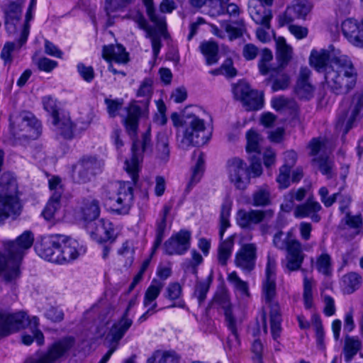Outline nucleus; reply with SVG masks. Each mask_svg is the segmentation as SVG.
I'll return each mask as SVG.
<instances>
[{
  "instance_id": "1",
  "label": "nucleus",
  "mask_w": 363,
  "mask_h": 363,
  "mask_svg": "<svg viewBox=\"0 0 363 363\" xmlns=\"http://www.w3.org/2000/svg\"><path fill=\"white\" fill-rule=\"evenodd\" d=\"M152 150L151 128L149 127L141 135V140H133L131 158L125 162V169L130 176L133 182L111 183L104 189V196L107 199L111 211L118 215L128 213L133 203V185L138 179L140 162L143 160V154L152 152Z\"/></svg>"
},
{
  "instance_id": "2",
  "label": "nucleus",
  "mask_w": 363,
  "mask_h": 363,
  "mask_svg": "<svg viewBox=\"0 0 363 363\" xmlns=\"http://www.w3.org/2000/svg\"><path fill=\"white\" fill-rule=\"evenodd\" d=\"M34 235L26 230L14 240L5 244L7 257L0 252V275L4 273V280L11 282L20 277V266L24 256L32 247Z\"/></svg>"
},
{
  "instance_id": "3",
  "label": "nucleus",
  "mask_w": 363,
  "mask_h": 363,
  "mask_svg": "<svg viewBox=\"0 0 363 363\" xmlns=\"http://www.w3.org/2000/svg\"><path fill=\"white\" fill-rule=\"evenodd\" d=\"M325 79L331 92L346 95L354 89L357 73L347 57H335L325 69Z\"/></svg>"
},
{
  "instance_id": "4",
  "label": "nucleus",
  "mask_w": 363,
  "mask_h": 363,
  "mask_svg": "<svg viewBox=\"0 0 363 363\" xmlns=\"http://www.w3.org/2000/svg\"><path fill=\"white\" fill-rule=\"evenodd\" d=\"M22 211L16 179L10 172L0 177V219H16Z\"/></svg>"
},
{
  "instance_id": "5",
  "label": "nucleus",
  "mask_w": 363,
  "mask_h": 363,
  "mask_svg": "<svg viewBox=\"0 0 363 363\" xmlns=\"http://www.w3.org/2000/svg\"><path fill=\"white\" fill-rule=\"evenodd\" d=\"M282 231L277 232L273 238V244L279 250H286V269L289 272L298 271L303 262L305 255L303 250L309 251L315 244H307L302 246L299 240L288 233L284 238Z\"/></svg>"
},
{
  "instance_id": "6",
  "label": "nucleus",
  "mask_w": 363,
  "mask_h": 363,
  "mask_svg": "<svg viewBox=\"0 0 363 363\" xmlns=\"http://www.w3.org/2000/svg\"><path fill=\"white\" fill-rule=\"evenodd\" d=\"M138 96L145 97L144 106L143 110L135 101L129 104L126 108L127 115L123 118V123L125 126L127 133L130 137L132 141L141 140L137 138L139 118L145 113L152 96V86L150 80L145 79L140 86L137 93Z\"/></svg>"
},
{
  "instance_id": "7",
  "label": "nucleus",
  "mask_w": 363,
  "mask_h": 363,
  "mask_svg": "<svg viewBox=\"0 0 363 363\" xmlns=\"http://www.w3.org/2000/svg\"><path fill=\"white\" fill-rule=\"evenodd\" d=\"M171 120L175 127L185 125L184 138L182 140L183 146L200 145L206 141L203 135L205 123L203 119L195 115H186L182 118L177 113H172Z\"/></svg>"
},
{
  "instance_id": "8",
  "label": "nucleus",
  "mask_w": 363,
  "mask_h": 363,
  "mask_svg": "<svg viewBox=\"0 0 363 363\" xmlns=\"http://www.w3.org/2000/svg\"><path fill=\"white\" fill-rule=\"evenodd\" d=\"M72 337H65L50 345L45 352L28 357L24 363H59L74 346Z\"/></svg>"
},
{
  "instance_id": "9",
  "label": "nucleus",
  "mask_w": 363,
  "mask_h": 363,
  "mask_svg": "<svg viewBox=\"0 0 363 363\" xmlns=\"http://www.w3.org/2000/svg\"><path fill=\"white\" fill-rule=\"evenodd\" d=\"M363 112V89L357 91L352 98L349 108L342 103L339 109L337 128H343L345 135L352 128L354 122Z\"/></svg>"
},
{
  "instance_id": "10",
  "label": "nucleus",
  "mask_w": 363,
  "mask_h": 363,
  "mask_svg": "<svg viewBox=\"0 0 363 363\" xmlns=\"http://www.w3.org/2000/svg\"><path fill=\"white\" fill-rule=\"evenodd\" d=\"M213 306L220 307L224 311L225 324L231 335L228 337V344L230 347L239 345L240 340L237 330V322L232 314L231 303L228 293L220 291L217 293L213 301Z\"/></svg>"
},
{
  "instance_id": "11",
  "label": "nucleus",
  "mask_w": 363,
  "mask_h": 363,
  "mask_svg": "<svg viewBox=\"0 0 363 363\" xmlns=\"http://www.w3.org/2000/svg\"><path fill=\"white\" fill-rule=\"evenodd\" d=\"M226 169L231 184L239 190H245L250 183V172L247 164L241 159L234 157L228 160Z\"/></svg>"
},
{
  "instance_id": "12",
  "label": "nucleus",
  "mask_w": 363,
  "mask_h": 363,
  "mask_svg": "<svg viewBox=\"0 0 363 363\" xmlns=\"http://www.w3.org/2000/svg\"><path fill=\"white\" fill-rule=\"evenodd\" d=\"M274 215L272 209H240L237 212V224L242 229L252 230L254 226L264 221H269Z\"/></svg>"
},
{
  "instance_id": "13",
  "label": "nucleus",
  "mask_w": 363,
  "mask_h": 363,
  "mask_svg": "<svg viewBox=\"0 0 363 363\" xmlns=\"http://www.w3.org/2000/svg\"><path fill=\"white\" fill-rule=\"evenodd\" d=\"M28 321L27 314L23 311L10 313L0 310V336H7L23 328Z\"/></svg>"
},
{
  "instance_id": "14",
  "label": "nucleus",
  "mask_w": 363,
  "mask_h": 363,
  "mask_svg": "<svg viewBox=\"0 0 363 363\" xmlns=\"http://www.w3.org/2000/svg\"><path fill=\"white\" fill-rule=\"evenodd\" d=\"M99 171L100 164L96 158L85 156L73 166L72 178L77 183H86Z\"/></svg>"
},
{
  "instance_id": "15",
  "label": "nucleus",
  "mask_w": 363,
  "mask_h": 363,
  "mask_svg": "<svg viewBox=\"0 0 363 363\" xmlns=\"http://www.w3.org/2000/svg\"><path fill=\"white\" fill-rule=\"evenodd\" d=\"M86 230L91 238L98 243L108 241L113 243L116 239L113 225L107 219L101 218L97 221L89 223Z\"/></svg>"
},
{
  "instance_id": "16",
  "label": "nucleus",
  "mask_w": 363,
  "mask_h": 363,
  "mask_svg": "<svg viewBox=\"0 0 363 363\" xmlns=\"http://www.w3.org/2000/svg\"><path fill=\"white\" fill-rule=\"evenodd\" d=\"M62 240V237L58 234L44 237L35 245V250L43 259L59 264V249Z\"/></svg>"
},
{
  "instance_id": "17",
  "label": "nucleus",
  "mask_w": 363,
  "mask_h": 363,
  "mask_svg": "<svg viewBox=\"0 0 363 363\" xmlns=\"http://www.w3.org/2000/svg\"><path fill=\"white\" fill-rule=\"evenodd\" d=\"M191 240V233L189 230H180L164 242V253L168 255H184L190 248Z\"/></svg>"
},
{
  "instance_id": "18",
  "label": "nucleus",
  "mask_w": 363,
  "mask_h": 363,
  "mask_svg": "<svg viewBox=\"0 0 363 363\" xmlns=\"http://www.w3.org/2000/svg\"><path fill=\"white\" fill-rule=\"evenodd\" d=\"M9 121L11 130L14 135L30 129L38 133L41 127L40 121L29 111L13 113L9 117Z\"/></svg>"
},
{
  "instance_id": "19",
  "label": "nucleus",
  "mask_w": 363,
  "mask_h": 363,
  "mask_svg": "<svg viewBox=\"0 0 363 363\" xmlns=\"http://www.w3.org/2000/svg\"><path fill=\"white\" fill-rule=\"evenodd\" d=\"M63 238L59 249V264L69 263L84 255L86 247L77 240L61 235Z\"/></svg>"
},
{
  "instance_id": "20",
  "label": "nucleus",
  "mask_w": 363,
  "mask_h": 363,
  "mask_svg": "<svg viewBox=\"0 0 363 363\" xmlns=\"http://www.w3.org/2000/svg\"><path fill=\"white\" fill-rule=\"evenodd\" d=\"M257 247L255 243L243 245L236 252L235 264L245 273H250L255 268Z\"/></svg>"
},
{
  "instance_id": "21",
  "label": "nucleus",
  "mask_w": 363,
  "mask_h": 363,
  "mask_svg": "<svg viewBox=\"0 0 363 363\" xmlns=\"http://www.w3.org/2000/svg\"><path fill=\"white\" fill-rule=\"evenodd\" d=\"M313 4L310 0H293L285 13L280 17L283 24H288L294 18H305L310 13Z\"/></svg>"
},
{
  "instance_id": "22",
  "label": "nucleus",
  "mask_w": 363,
  "mask_h": 363,
  "mask_svg": "<svg viewBox=\"0 0 363 363\" xmlns=\"http://www.w3.org/2000/svg\"><path fill=\"white\" fill-rule=\"evenodd\" d=\"M342 32L351 44L363 48V18L359 23L354 18L345 20L342 23Z\"/></svg>"
},
{
  "instance_id": "23",
  "label": "nucleus",
  "mask_w": 363,
  "mask_h": 363,
  "mask_svg": "<svg viewBox=\"0 0 363 363\" xmlns=\"http://www.w3.org/2000/svg\"><path fill=\"white\" fill-rule=\"evenodd\" d=\"M276 260L268 256L265 269V278L262 283L263 297L266 303H270L276 293Z\"/></svg>"
},
{
  "instance_id": "24",
  "label": "nucleus",
  "mask_w": 363,
  "mask_h": 363,
  "mask_svg": "<svg viewBox=\"0 0 363 363\" xmlns=\"http://www.w3.org/2000/svg\"><path fill=\"white\" fill-rule=\"evenodd\" d=\"M248 11L253 21L264 28H270V21L272 13L270 9L267 8L257 0H250L248 3Z\"/></svg>"
},
{
  "instance_id": "25",
  "label": "nucleus",
  "mask_w": 363,
  "mask_h": 363,
  "mask_svg": "<svg viewBox=\"0 0 363 363\" xmlns=\"http://www.w3.org/2000/svg\"><path fill=\"white\" fill-rule=\"evenodd\" d=\"M322 208L318 201L313 197H309L306 202L295 207L294 216L296 218H310L313 222L318 223L321 220V216L318 213Z\"/></svg>"
},
{
  "instance_id": "26",
  "label": "nucleus",
  "mask_w": 363,
  "mask_h": 363,
  "mask_svg": "<svg viewBox=\"0 0 363 363\" xmlns=\"http://www.w3.org/2000/svg\"><path fill=\"white\" fill-rule=\"evenodd\" d=\"M135 304L136 298H132L129 301L128 305L121 318L117 323L113 324L110 330L112 341L116 342V345L133 324V320L131 318H128V315L130 308L135 306Z\"/></svg>"
},
{
  "instance_id": "27",
  "label": "nucleus",
  "mask_w": 363,
  "mask_h": 363,
  "mask_svg": "<svg viewBox=\"0 0 363 363\" xmlns=\"http://www.w3.org/2000/svg\"><path fill=\"white\" fill-rule=\"evenodd\" d=\"M21 13L22 6L19 3L11 1L4 7V26L9 34H14L16 32Z\"/></svg>"
},
{
  "instance_id": "28",
  "label": "nucleus",
  "mask_w": 363,
  "mask_h": 363,
  "mask_svg": "<svg viewBox=\"0 0 363 363\" xmlns=\"http://www.w3.org/2000/svg\"><path fill=\"white\" fill-rule=\"evenodd\" d=\"M311 72L309 68L301 67L296 86V93L301 98L310 99L314 91L313 86L309 82Z\"/></svg>"
},
{
  "instance_id": "29",
  "label": "nucleus",
  "mask_w": 363,
  "mask_h": 363,
  "mask_svg": "<svg viewBox=\"0 0 363 363\" xmlns=\"http://www.w3.org/2000/svg\"><path fill=\"white\" fill-rule=\"evenodd\" d=\"M79 212L84 220L91 222L96 220L100 214L99 201L91 197L83 199L79 206Z\"/></svg>"
},
{
  "instance_id": "30",
  "label": "nucleus",
  "mask_w": 363,
  "mask_h": 363,
  "mask_svg": "<svg viewBox=\"0 0 363 363\" xmlns=\"http://www.w3.org/2000/svg\"><path fill=\"white\" fill-rule=\"evenodd\" d=\"M102 56L106 61H114L116 63L125 64L129 61L128 53L121 45H104Z\"/></svg>"
},
{
  "instance_id": "31",
  "label": "nucleus",
  "mask_w": 363,
  "mask_h": 363,
  "mask_svg": "<svg viewBox=\"0 0 363 363\" xmlns=\"http://www.w3.org/2000/svg\"><path fill=\"white\" fill-rule=\"evenodd\" d=\"M155 155L158 160L164 162L169 160V134L166 131L159 132L156 136Z\"/></svg>"
},
{
  "instance_id": "32",
  "label": "nucleus",
  "mask_w": 363,
  "mask_h": 363,
  "mask_svg": "<svg viewBox=\"0 0 363 363\" xmlns=\"http://www.w3.org/2000/svg\"><path fill=\"white\" fill-rule=\"evenodd\" d=\"M335 57L331 58L330 53L328 50H313L311 52L309 61L311 66H313L318 72H324L325 74V69L330 66V62Z\"/></svg>"
},
{
  "instance_id": "33",
  "label": "nucleus",
  "mask_w": 363,
  "mask_h": 363,
  "mask_svg": "<svg viewBox=\"0 0 363 363\" xmlns=\"http://www.w3.org/2000/svg\"><path fill=\"white\" fill-rule=\"evenodd\" d=\"M277 53L276 57L279 62V67L284 68L292 58L293 49L288 45L283 37L276 39Z\"/></svg>"
},
{
  "instance_id": "34",
  "label": "nucleus",
  "mask_w": 363,
  "mask_h": 363,
  "mask_svg": "<svg viewBox=\"0 0 363 363\" xmlns=\"http://www.w3.org/2000/svg\"><path fill=\"white\" fill-rule=\"evenodd\" d=\"M164 297L170 301H175L174 303L167 306V308H184L186 304L182 298V287L177 282L169 283L166 288Z\"/></svg>"
},
{
  "instance_id": "35",
  "label": "nucleus",
  "mask_w": 363,
  "mask_h": 363,
  "mask_svg": "<svg viewBox=\"0 0 363 363\" xmlns=\"http://www.w3.org/2000/svg\"><path fill=\"white\" fill-rule=\"evenodd\" d=\"M270 307V330L271 335L274 341L279 340L282 331L281 316L279 311V306L277 303H268Z\"/></svg>"
},
{
  "instance_id": "36",
  "label": "nucleus",
  "mask_w": 363,
  "mask_h": 363,
  "mask_svg": "<svg viewBox=\"0 0 363 363\" xmlns=\"http://www.w3.org/2000/svg\"><path fill=\"white\" fill-rule=\"evenodd\" d=\"M170 211L168 206H164L160 218L156 221L155 239L152 248V253H155L159 248L164 238V232L167 228V216Z\"/></svg>"
},
{
  "instance_id": "37",
  "label": "nucleus",
  "mask_w": 363,
  "mask_h": 363,
  "mask_svg": "<svg viewBox=\"0 0 363 363\" xmlns=\"http://www.w3.org/2000/svg\"><path fill=\"white\" fill-rule=\"evenodd\" d=\"M250 203L255 207H265L272 203L271 191L264 184L257 188L252 194Z\"/></svg>"
},
{
  "instance_id": "38",
  "label": "nucleus",
  "mask_w": 363,
  "mask_h": 363,
  "mask_svg": "<svg viewBox=\"0 0 363 363\" xmlns=\"http://www.w3.org/2000/svg\"><path fill=\"white\" fill-rule=\"evenodd\" d=\"M52 124L58 134L65 139H72L74 136V125L68 116L62 115L54 121Z\"/></svg>"
},
{
  "instance_id": "39",
  "label": "nucleus",
  "mask_w": 363,
  "mask_h": 363,
  "mask_svg": "<svg viewBox=\"0 0 363 363\" xmlns=\"http://www.w3.org/2000/svg\"><path fill=\"white\" fill-rule=\"evenodd\" d=\"M163 286L164 283L162 281L155 279L152 281L145 294L143 300L145 307L150 306L152 308H155L157 306L155 300L159 296Z\"/></svg>"
},
{
  "instance_id": "40",
  "label": "nucleus",
  "mask_w": 363,
  "mask_h": 363,
  "mask_svg": "<svg viewBox=\"0 0 363 363\" xmlns=\"http://www.w3.org/2000/svg\"><path fill=\"white\" fill-rule=\"evenodd\" d=\"M142 1L149 19L156 26L161 34H164L166 30L165 17L156 13L153 0Z\"/></svg>"
},
{
  "instance_id": "41",
  "label": "nucleus",
  "mask_w": 363,
  "mask_h": 363,
  "mask_svg": "<svg viewBox=\"0 0 363 363\" xmlns=\"http://www.w3.org/2000/svg\"><path fill=\"white\" fill-rule=\"evenodd\" d=\"M38 318L34 316L29 321L30 325L31 335L23 334L22 335V342L26 345H30L33 343L34 339L37 342L38 345H42L44 344V335L43 333L38 328L39 324Z\"/></svg>"
},
{
  "instance_id": "42",
  "label": "nucleus",
  "mask_w": 363,
  "mask_h": 363,
  "mask_svg": "<svg viewBox=\"0 0 363 363\" xmlns=\"http://www.w3.org/2000/svg\"><path fill=\"white\" fill-rule=\"evenodd\" d=\"M200 50L206 58L207 65H212L218 62V45L213 41H205L201 43Z\"/></svg>"
},
{
  "instance_id": "43",
  "label": "nucleus",
  "mask_w": 363,
  "mask_h": 363,
  "mask_svg": "<svg viewBox=\"0 0 363 363\" xmlns=\"http://www.w3.org/2000/svg\"><path fill=\"white\" fill-rule=\"evenodd\" d=\"M361 348L362 342L358 337L354 336H346L343 348L345 360L347 362H351L352 358L357 354Z\"/></svg>"
},
{
  "instance_id": "44",
  "label": "nucleus",
  "mask_w": 363,
  "mask_h": 363,
  "mask_svg": "<svg viewBox=\"0 0 363 363\" xmlns=\"http://www.w3.org/2000/svg\"><path fill=\"white\" fill-rule=\"evenodd\" d=\"M234 246V238L233 236L223 240L218 249V260L220 265L225 266L232 255Z\"/></svg>"
},
{
  "instance_id": "45",
  "label": "nucleus",
  "mask_w": 363,
  "mask_h": 363,
  "mask_svg": "<svg viewBox=\"0 0 363 363\" xmlns=\"http://www.w3.org/2000/svg\"><path fill=\"white\" fill-rule=\"evenodd\" d=\"M204 171V160L202 152H199L195 166L192 169V173L189 183L187 184L186 191L188 193L192 187L195 186L201 179Z\"/></svg>"
},
{
  "instance_id": "46",
  "label": "nucleus",
  "mask_w": 363,
  "mask_h": 363,
  "mask_svg": "<svg viewBox=\"0 0 363 363\" xmlns=\"http://www.w3.org/2000/svg\"><path fill=\"white\" fill-rule=\"evenodd\" d=\"M147 363H179V357L174 352L156 350L147 359Z\"/></svg>"
},
{
  "instance_id": "47",
  "label": "nucleus",
  "mask_w": 363,
  "mask_h": 363,
  "mask_svg": "<svg viewBox=\"0 0 363 363\" xmlns=\"http://www.w3.org/2000/svg\"><path fill=\"white\" fill-rule=\"evenodd\" d=\"M247 110H258L262 107L263 100L260 94L252 89L241 101Z\"/></svg>"
},
{
  "instance_id": "48",
  "label": "nucleus",
  "mask_w": 363,
  "mask_h": 363,
  "mask_svg": "<svg viewBox=\"0 0 363 363\" xmlns=\"http://www.w3.org/2000/svg\"><path fill=\"white\" fill-rule=\"evenodd\" d=\"M60 199L61 197H60L59 193L52 194L42 212V215L45 220H50L55 217V213L61 207Z\"/></svg>"
},
{
  "instance_id": "49",
  "label": "nucleus",
  "mask_w": 363,
  "mask_h": 363,
  "mask_svg": "<svg viewBox=\"0 0 363 363\" xmlns=\"http://www.w3.org/2000/svg\"><path fill=\"white\" fill-rule=\"evenodd\" d=\"M361 277L355 273L350 272L344 275L342 278V286L347 294L353 293L360 285Z\"/></svg>"
},
{
  "instance_id": "50",
  "label": "nucleus",
  "mask_w": 363,
  "mask_h": 363,
  "mask_svg": "<svg viewBox=\"0 0 363 363\" xmlns=\"http://www.w3.org/2000/svg\"><path fill=\"white\" fill-rule=\"evenodd\" d=\"M283 68L278 67L277 69L274 72L273 84L272 89L273 91L284 90L288 88L290 82V78L286 73L282 72Z\"/></svg>"
},
{
  "instance_id": "51",
  "label": "nucleus",
  "mask_w": 363,
  "mask_h": 363,
  "mask_svg": "<svg viewBox=\"0 0 363 363\" xmlns=\"http://www.w3.org/2000/svg\"><path fill=\"white\" fill-rule=\"evenodd\" d=\"M315 268L319 273L324 276H330L333 272L331 257L328 253H322L316 259Z\"/></svg>"
},
{
  "instance_id": "52",
  "label": "nucleus",
  "mask_w": 363,
  "mask_h": 363,
  "mask_svg": "<svg viewBox=\"0 0 363 363\" xmlns=\"http://www.w3.org/2000/svg\"><path fill=\"white\" fill-rule=\"evenodd\" d=\"M227 280L233 286L235 291L242 295L249 296V286L247 281L242 280L236 272H232L228 274Z\"/></svg>"
},
{
  "instance_id": "53",
  "label": "nucleus",
  "mask_w": 363,
  "mask_h": 363,
  "mask_svg": "<svg viewBox=\"0 0 363 363\" xmlns=\"http://www.w3.org/2000/svg\"><path fill=\"white\" fill-rule=\"evenodd\" d=\"M212 280L213 276L210 274L206 279L196 281L194 296L197 298L199 305L205 301Z\"/></svg>"
},
{
  "instance_id": "54",
  "label": "nucleus",
  "mask_w": 363,
  "mask_h": 363,
  "mask_svg": "<svg viewBox=\"0 0 363 363\" xmlns=\"http://www.w3.org/2000/svg\"><path fill=\"white\" fill-rule=\"evenodd\" d=\"M247 152H255L259 154L261 152L262 138L254 130H250L247 134Z\"/></svg>"
},
{
  "instance_id": "55",
  "label": "nucleus",
  "mask_w": 363,
  "mask_h": 363,
  "mask_svg": "<svg viewBox=\"0 0 363 363\" xmlns=\"http://www.w3.org/2000/svg\"><path fill=\"white\" fill-rule=\"evenodd\" d=\"M314 285V281L313 279H309L305 277L303 279V301L306 308L310 309L313 305V287Z\"/></svg>"
},
{
  "instance_id": "56",
  "label": "nucleus",
  "mask_w": 363,
  "mask_h": 363,
  "mask_svg": "<svg viewBox=\"0 0 363 363\" xmlns=\"http://www.w3.org/2000/svg\"><path fill=\"white\" fill-rule=\"evenodd\" d=\"M230 206L224 203L222 205L220 214V230H219V235L220 239L222 240L224 235V233L228 228L230 227V221L229 217L230 215Z\"/></svg>"
},
{
  "instance_id": "57",
  "label": "nucleus",
  "mask_w": 363,
  "mask_h": 363,
  "mask_svg": "<svg viewBox=\"0 0 363 363\" xmlns=\"http://www.w3.org/2000/svg\"><path fill=\"white\" fill-rule=\"evenodd\" d=\"M234 23L236 24L238 27H235L228 23H223V25L225 31L230 35V39L241 37L246 30L245 23L242 19H240Z\"/></svg>"
},
{
  "instance_id": "58",
  "label": "nucleus",
  "mask_w": 363,
  "mask_h": 363,
  "mask_svg": "<svg viewBox=\"0 0 363 363\" xmlns=\"http://www.w3.org/2000/svg\"><path fill=\"white\" fill-rule=\"evenodd\" d=\"M44 109L50 113L52 121L60 116L59 106L57 100L51 96H45L42 99Z\"/></svg>"
},
{
  "instance_id": "59",
  "label": "nucleus",
  "mask_w": 363,
  "mask_h": 363,
  "mask_svg": "<svg viewBox=\"0 0 363 363\" xmlns=\"http://www.w3.org/2000/svg\"><path fill=\"white\" fill-rule=\"evenodd\" d=\"M345 223L352 229L356 230L355 234H359L363 232V218L359 214L352 216L350 212H347L345 217Z\"/></svg>"
},
{
  "instance_id": "60",
  "label": "nucleus",
  "mask_w": 363,
  "mask_h": 363,
  "mask_svg": "<svg viewBox=\"0 0 363 363\" xmlns=\"http://www.w3.org/2000/svg\"><path fill=\"white\" fill-rule=\"evenodd\" d=\"M313 161L318 164L319 170L323 174L325 175L328 179L332 178L333 162L328 157H320L315 158Z\"/></svg>"
},
{
  "instance_id": "61",
  "label": "nucleus",
  "mask_w": 363,
  "mask_h": 363,
  "mask_svg": "<svg viewBox=\"0 0 363 363\" xmlns=\"http://www.w3.org/2000/svg\"><path fill=\"white\" fill-rule=\"evenodd\" d=\"M118 255L127 259V264L130 265L134 259L135 250L130 240H125L117 251Z\"/></svg>"
},
{
  "instance_id": "62",
  "label": "nucleus",
  "mask_w": 363,
  "mask_h": 363,
  "mask_svg": "<svg viewBox=\"0 0 363 363\" xmlns=\"http://www.w3.org/2000/svg\"><path fill=\"white\" fill-rule=\"evenodd\" d=\"M135 0H106V11L109 15L110 13L118 10L124 9L132 4Z\"/></svg>"
},
{
  "instance_id": "63",
  "label": "nucleus",
  "mask_w": 363,
  "mask_h": 363,
  "mask_svg": "<svg viewBox=\"0 0 363 363\" xmlns=\"http://www.w3.org/2000/svg\"><path fill=\"white\" fill-rule=\"evenodd\" d=\"M18 45V42L17 44L13 42H7L5 43L1 52V58L4 61L5 64L10 65L12 62L13 58L11 53L16 49L19 50L21 48H19Z\"/></svg>"
},
{
  "instance_id": "64",
  "label": "nucleus",
  "mask_w": 363,
  "mask_h": 363,
  "mask_svg": "<svg viewBox=\"0 0 363 363\" xmlns=\"http://www.w3.org/2000/svg\"><path fill=\"white\" fill-rule=\"evenodd\" d=\"M77 70L79 76L86 82H91L95 77L94 68L91 66L85 65L83 62H79L77 64Z\"/></svg>"
}]
</instances>
